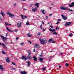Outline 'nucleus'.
<instances>
[{
    "instance_id": "nucleus-37",
    "label": "nucleus",
    "mask_w": 74,
    "mask_h": 74,
    "mask_svg": "<svg viewBox=\"0 0 74 74\" xmlns=\"http://www.w3.org/2000/svg\"><path fill=\"white\" fill-rule=\"evenodd\" d=\"M12 64H13V65H15V64H15V63H14V62H12Z\"/></svg>"
},
{
    "instance_id": "nucleus-62",
    "label": "nucleus",
    "mask_w": 74,
    "mask_h": 74,
    "mask_svg": "<svg viewBox=\"0 0 74 74\" xmlns=\"http://www.w3.org/2000/svg\"><path fill=\"white\" fill-rule=\"evenodd\" d=\"M43 31H44V32L45 31V29H44V28H43Z\"/></svg>"
},
{
    "instance_id": "nucleus-48",
    "label": "nucleus",
    "mask_w": 74,
    "mask_h": 74,
    "mask_svg": "<svg viewBox=\"0 0 74 74\" xmlns=\"http://www.w3.org/2000/svg\"><path fill=\"white\" fill-rule=\"evenodd\" d=\"M40 34H41L40 33H39L37 34L38 36H40Z\"/></svg>"
},
{
    "instance_id": "nucleus-23",
    "label": "nucleus",
    "mask_w": 74,
    "mask_h": 74,
    "mask_svg": "<svg viewBox=\"0 0 74 74\" xmlns=\"http://www.w3.org/2000/svg\"><path fill=\"white\" fill-rule=\"evenodd\" d=\"M27 63L28 66L29 67L30 66V62H28Z\"/></svg>"
},
{
    "instance_id": "nucleus-64",
    "label": "nucleus",
    "mask_w": 74,
    "mask_h": 74,
    "mask_svg": "<svg viewBox=\"0 0 74 74\" xmlns=\"http://www.w3.org/2000/svg\"><path fill=\"white\" fill-rule=\"evenodd\" d=\"M62 53H60V55H62Z\"/></svg>"
},
{
    "instance_id": "nucleus-43",
    "label": "nucleus",
    "mask_w": 74,
    "mask_h": 74,
    "mask_svg": "<svg viewBox=\"0 0 74 74\" xmlns=\"http://www.w3.org/2000/svg\"><path fill=\"white\" fill-rule=\"evenodd\" d=\"M46 70V68L44 67L42 69V70Z\"/></svg>"
},
{
    "instance_id": "nucleus-45",
    "label": "nucleus",
    "mask_w": 74,
    "mask_h": 74,
    "mask_svg": "<svg viewBox=\"0 0 74 74\" xmlns=\"http://www.w3.org/2000/svg\"><path fill=\"white\" fill-rule=\"evenodd\" d=\"M49 30L50 31V32H52V29L51 28L49 29Z\"/></svg>"
},
{
    "instance_id": "nucleus-7",
    "label": "nucleus",
    "mask_w": 74,
    "mask_h": 74,
    "mask_svg": "<svg viewBox=\"0 0 74 74\" xmlns=\"http://www.w3.org/2000/svg\"><path fill=\"white\" fill-rule=\"evenodd\" d=\"M0 36L1 37V38H2L3 40V41H4V42H5L4 41V40H7V38L6 37H4L3 36V35H0Z\"/></svg>"
},
{
    "instance_id": "nucleus-59",
    "label": "nucleus",
    "mask_w": 74,
    "mask_h": 74,
    "mask_svg": "<svg viewBox=\"0 0 74 74\" xmlns=\"http://www.w3.org/2000/svg\"><path fill=\"white\" fill-rule=\"evenodd\" d=\"M51 15H52V14H49V16H51Z\"/></svg>"
},
{
    "instance_id": "nucleus-55",
    "label": "nucleus",
    "mask_w": 74,
    "mask_h": 74,
    "mask_svg": "<svg viewBox=\"0 0 74 74\" xmlns=\"http://www.w3.org/2000/svg\"><path fill=\"white\" fill-rule=\"evenodd\" d=\"M46 19H48V16H46Z\"/></svg>"
},
{
    "instance_id": "nucleus-57",
    "label": "nucleus",
    "mask_w": 74,
    "mask_h": 74,
    "mask_svg": "<svg viewBox=\"0 0 74 74\" xmlns=\"http://www.w3.org/2000/svg\"><path fill=\"white\" fill-rule=\"evenodd\" d=\"M14 70H16V68H14Z\"/></svg>"
},
{
    "instance_id": "nucleus-35",
    "label": "nucleus",
    "mask_w": 74,
    "mask_h": 74,
    "mask_svg": "<svg viewBox=\"0 0 74 74\" xmlns=\"http://www.w3.org/2000/svg\"><path fill=\"white\" fill-rule=\"evenodd\" d=\"M42 24H41V25L40 26V28L42 29Z\"/></svg>"
},
{
    "instance_id": "nucleus-54",
    "label": "nucleus",
    "mask_w": 74,
    "mask_h": 74,
    "mask_svg": "<svg viewBox=\"0 0 74 74\" xmlns=\"http://www.w3.org/2000/svg\"><path fill=\"white\" fill-rule=\"evenodd\" d=\"M8 36V34L7 33L6 34V36Z\"/></svg>"
},
{
    "instance_id": "nucleus-15",
    "label": "nucleus",
    "mask_w": 74,
    "mask_h": 74,
    "mask_svg": "<svg viewBox=\"0 0 74 74\" xmlns=\"http://www.w3.org/2000/svg\"><path fill=\"white\" fill-rule=\"evenodd\" d=\"M6 62L7 63H10V59H9V58H6Z\"/></svg>"
},
{
    "instance_id": "nucleus-39",
    "label": "nucleus",
    "mask_w": 74,
    "mask_h": 74,
    "mask_svg": "<svg viewBox=\"0 0 74 74\" xmlns=\"http://www.w3.org/2000/svg\"><path fill=\"white\" fill-rule=\"evenodd\" d=\"M56 30H58L59 29V27H57L56 28Z\"/></svg>"
},
{
    "instance_id": "nucleus-40",
    "label": "nucleus",
    "mask_w": 74,
    "mask_h": 74,
    "mask_svg": "<svg viewBox=\"0 0 74 74\" xmlns=\"http://www.w3.org/2000/svg\"><path fill=\"white\" fill-rule=\"evenodd\" d=\"M28 42H29V44H32V42H30V41H28Z\"/></svg>"
},
{
    "instance_id": "nucleus-56",
    "label": "nucleus",
    "mask_w": 74,
    "mask_h": 74,
    "mask_svg": "<svg viewBox=\"0 0 74 74\" xmlns=\"http://www.w3.org/2000/svg\"><path fill=\"white\" fill-rule=\"evenodd\" d=\"M42 24H43V25H44V22L43 21H42Z\"/></svg>"
},
{
    "instance_id": "nucleus-21",
    "label": "nucleus",
    "mask_w": 74,
    "mask_h": 74,
    "mask_svg": "<svg viewBox=\"0 0 74 74\" xmlns=\"http://www.w3.org/2000/svg\"><path fill=\"white\" fill-rule=\"evenodd\" d=\"M40 62H42V61L43 60H44V59L42 58H40L39 59Z\"/></svg>"
},
{
    "instance_id": "nucleus-8",
    "label": "nucleus",
    "mask_w": 74,
    "mask_h": 74,
    "mask_svg": "<svg viewBox=\"0 0 74 74\" xmlns=\"http://www.w3.org/2000/svg\"><path fill=\"white\" fill-rule=\"evenodd\" d=\"M0 69L2 71H4L5 70V69L3 68V66L2 65H0Z\"/></svg>"
},
{
    "instance_id": "nucleus-30",
    "label": "nucleus",
    "mask_w": 74,
    "mask_h": 74,
    "mask_svg": "<svg viewBox=\"0 0 74 74\" xmlns=\"http://www.w3.org/2000/svg\"><path fill=\"white\" fill-rule=\"evenodd\" d=\"M34 5V4H31V5H30V6L31 7H33V5Z\"/></svg>"
},
{
    "instance_id": "nucleus-63",
    "label": "nucleus",
    "mask_w": 74,
    "mask_h": 74,
    "mask_svg": "<svg viewBox=\"0 0 74 74\" xmlns=\"http://www.w3.org/2000/svg\"><path fill=\"white\" fill-rule=\"evenodd\" d=\"M49 59H52V58H51V57H50L49 58Z\"/></svg>"
},
{
    "instance_id": "nucleus-1",
    "label": "nucleus",
    "mask_w": 74,
    "mask_h": 74,
    "mask_svg": "<svg viewBox=\"0 0 74 74\" xmlns=\"http://www.w3.org/2000/svg\"><path fill=\"white\" fill-rule=\"evenodd\" d=\"M39 41H40V42L41 44H42V45H44V44H45L46 43H47V41L46 40H44L43 39H42L41 38L39 39Z\"/></svg>"
},
{
    "instance_id": "nucleus-11",
    "label": "nucleus",
    "mask_w": 74,
    "mask_h": 74,
    "mask_svg": "<svg viewBox=\"0 0 74 74\" xmlns=\"http://www.w3.org/2000/svg\"><path fill=\"white\" fill-rule=\"evenodd\" d=\"M71 24V22H69L65 23V26H69V25H70Z\"/></svg>"
},
{
    "instance_id": "nucleus-12",
    "label": "nucleus",
    "mask_w": 74,
    "mask_h": 74,
    "mask_svg": "<svg viewBox=\"0 0 74 74\" xmlns=\"http://www.w3.org/2000/svg\"><path fill=\"white\" fill-rule=\"evenodd\" d=\"M37 10V8H35L32 9V11L33 12H35V11H36V10Z\"/></svg>"
},
{
    "instance_id": "nucleus-18",
    "label": "nucleus",
    "mask_w": 74,
    "mask_h": 74,
    "mask_svg": "<svg viewBox=\"0 0 74 74\" xmlns=\"http://www.w3.org/2000/svg\"><path fill=\"white\" fill-rule=\"evenodd\" d=\"M33 58H34V61L37 62V58H36V57L35 56H34L33 57Z\"/></svg>"
},
{
    "instance_id": "nucleus-24",
    "label": "nucleus",
    "mask_w": 74,
    "mask_h": 74,
    "mask_svg": "<svg viewBox=\"0 0 74 74\" xmlns=\"http://www.w3.org/2000/svg\"><path fill=\"white\" fill-rule=\"evenodd\" d=\"M27 35L28 36V37H30L32 36L29 33H28V34H27Z\"/></svg>"
},
{
    "instance_id": "nucleus-2",
    "label": "nucleus",
    "mask_w": 74,
    "mask_h": 74,
    "mask_svg": "<svg viewBox=\"0 0 74 74\" xmlns=\"http://www.w3.org/2000/svg\"><path fill=\"white\" fill-rule=\"evenodd\" d=\"M36 45L34 47V49H33L34 52H37V51L35 50V49H36V48H37V49H40V47H39L40 46L37 44H36Z\"/></svg>"
},
{
    "instance_id": "nucleus-29",
    "label": "nucleus",
    "mask_w": 74,
    "mask_h": 74,
    "mask_svg": "<svg viewBox=\"0 0 74 74\" xmlns=\"http://www.w3.org/2000/svg\"><path fill=\"white\" fill-rule=\"evenodd\" d=\"M56 31V30H55V29H53L52 30V32H55Z\"/></svg>"
},
{
    "instance_id": "nucleus-53",
    "label": "nucleus",
    "mask_w": 74,
    "mask_h": 74,
    "mask_svg": "<svg viewBox=\"0 0 74 74\" xmlns=\"http://www.w3.org/2000/svg\"><path fill=\"white\" fill-rule=\"evenodd\" d=\"M21 0V1H26L25 0Z\"/></svg>"
},
{
    "instance_id": "nucleus-60",
    "label": "nucleus",
    "mask_w": 74,
    "mask_h": 74,
    "mask_svg": "<svg viewBox=\"0 0 74 74\" xmlns=\"http://www.w3.org/2000/svg\"><path fill=\"white\" fill-rule=\"evenodd\" d=\"M16 39L17 40H18V37L16 38Z\"/></svg>"
},
{
    "instance_id": "nucleus-26",
    "label": "nucleus",
    "mask_w": 74,
    "mask_h": 74,
    "mask_svg": "<svg viewBox=\"0 0 74 74\" xmlns=\"http://www.w3.org/2000/svg\"><path fill=\"white\" fill-rule=\"evenodd\" d=\"M21 16L22 19H23V15L21 14Z\"/></svg>"
},
{
    "instance_id": "nucleus-42",
    "label": "nucleus",
    "mask_w": 74,
    "mask_h": 74,
    "mask_svg": "<svg viewBox=\"0 0 74 74\" xmlns=\"http://www.w3.org/2000/svg\"><path fill=\"white\" fill-rule=\"evenodd\" d=\"M26 24L27 25H29V22H27V23H26Z\"/></svg>"
},
{
    "instance_id": "nucleus-50",
    "label": "nucleus",
    "mask_w": 74,
    "mask_h": 74,
    "mask_svg": "<svg viewBox=\"0 0 74 74\" xmlns=\"http://www.w3.org/2000/svg\"><path fill=\"white\" fill-rule=\"evenodd\" d=\"M52 43H55V41H53L51 42Z\"/></svg>"
},
{
    "instance_id": "nucleus-25",
    "label": "nucleus",
    "mask_w": 74,
    "mask_h": 74,
    "mask_svg": "<svg viewBox=\"0 0 74 74\" xmlns=\"http://www.w3.org/2000/svg\"><path fill=\"white\" fill-rule=\"evenodd\" d=\"M52 41V39H49V43H51V42Z\"/></svg>"
},
{
    "instance_id": "nucleus-28",
    "label": "nucleus",
    "mask_w": 74,
    "mask_h": 74,
    "mask_svg": "<svg viewBox=\"0 0 74 74\" xmlns=\"http://www.w3.org/2000/svg\"><path fill=\"white\" fill-rule=\"evenodd\" d=\"M73 36V34L71 33V34L69 35V37H71V36Z\"/></svg>"
},
{
    "instance_id": "nucleus-33",
    "label": "nucleus",
    "mask_w": 74,
    "mask_h": 74,
    "mask_svg": "<svg viewBox=\"0 0 74 74\" xmlns=\"http://www.w3.org/2000/svg\"><path fill=\"white\" fill-rule=\"evenodd\" d=\"M65 65L66 66H69V64H68V63H66L65 64Z\"/></svg>"
},
{
    "instance_id": "nucleus-10",
    "label": "nucleus",
    "mask_w": 74,
    "mask_h": 74,
    "mask_svg": "<svg viewBox=\"0 0 74 74\" xmlns=\"http://www.w3.org/2000/svg\"><path fill=\"white\" fill-rule=\"evenodd\" d=\"M62 18L63 19H64V20H66V19H67V17L65 16L64 15L62 14Z\"/></svg>"
},
{
    "instance_id": "nucleus-4",
    "label": "nucleus",
    "mask_w": 74,
    "mask_h": 74,
    "mask_svg": "<svg viewBox=\"0 0 74 74\" xmlns=\"http://www.w3.org/2000/svg\"><path fill=\"white\" fill-rule=\"evenodd\" d=\"M7 14L9 15L10 17H15V15L14 14H12L11 13H10V12H7Z\"/></svg>"
},
{
    "instance_id": "nucleus-46",
    "label": "nucleus",
    "mask_w": 74,
    "mask_h": 74,
    "mask_svg": "<svg viewBox=\"0 0 74 74\" xmlns=\"http://www.w3.org/2000/svg\"><path fill=\"white\" fill-rule=\"evenodd\" d=\"M0 21H2V18H1V17L0 16Z\"/></svg>"
},
{
    "instance_id": "nucleus-6",
    "label": "nucleus",
    "mask_w": 74,
    "mask_h": 74,
    "mask_svg": "<svg viewBox=\"0 0 74 74\" xmlns=\"http://www.w3.org/2000/svg\"><path fill=\"white\" fill-rule=\"evenodd\" d=\"M22 25V22L20 21H18L17 23V25L18 27H21V25Z\"/></svg>"
},
{
    "instance_id": "nucleus-19",
    "label": "nucleus",
    "mask_w": 74,
    "mask_h": 74,
    "mask_svg": "<svg viewBox=\"0 0 74 74\" xmlns=\"http://www.w3.org/2000/svg\"><path fill=\"white\" fill-rule=\"evenodd\" d=\"M21 74H26V72L24 71H21Z\"/></svg>"
},
{
    "instance_id": "nucleus-16",
    "label": "nucleus",
    "mask_w": 74,
    "mask_h": 74,
    "mask_svg": "<svg viewBox=\"0 0 74 74\" xmlns=\"http://www.w3.org/2000/svg\"><path fill=\"white\" fill-rule=\"evenodd\" d=\"M1 15H2V16H3V17H4V16H5V14H4V12L1 11Z\"/></svg>"
},
{
    "instance_id": "nucleus-14",
    "label": "nucleus",
    "mask_w": 74,
    "mask_h": 74,
    "mask_svg": "<svg viewBox=\"0 0 74 74\" xmlns=\"http://www.w3.org/2000/svg\"><path fill=\"white\" fill-rule=\"evenodd\" d=\"M2 45L4 47V48H5V49H7V47H6L5 46V45L3 43H1L0 42V45Z\"/></svg>"
},
{
    "instance_id": "nucleus-49",
    "label": "nucleus",
    "mask_w": 74,
    "mask_h": 74,
    "mask_svg": "<svg viewBox=\"0 0 74 74\" xmlns=\"http://www.w3.org/2000/svg\"><path fill=\"white\" fill-rule=\"evenodd\" d=\"M62 20L61 19H58V21H61Z\"/></svg>"
},
{
    "instance_id": "nucleus-5",
    "label": "nucleus",
    "mask_w": 74,
    "mask_h": 74,
    "mask_svg": "<svg viewBox=\"0 0 74 74\" xmlns=\"http://www.w3.org/2000/svg\"><path fill=\"white\" fill-rule=\"evenodd\" d=\"M61 10H69V9H68V8L66 7H64L62 6L60 8Z\"/></svg>"
},
{
    "instance_id": "nucleus-17",
    "label": "nucleus",
    "mask_w": 74,
    "mask_h": 74,
    "mask_svg": "<svg viewBox=\"0 0 74 74\" xmlns=\"http://www.w3.org/2000/svg\"><path fill=\"white\" fill-rule=\"evenodd\" d=\"M6 29L8 31V32H12V31H11L10 29L9 28H8V27H6Z\"/></svg>"
},
{
    "instance_id": "nucleus-47",
    "label": "nucleus",
    "mask_w": 74,
    "mask_h": 74,
    "mask_svg": "<svg viewBox=\"0 0 74 74\" xmlns=\"http://www.w3.org/2000/svg\"><path fill=\"white\" fill-rule=\"evenodd\" d=\"M14 32H18V30L17 29H15L14 30Z\"/></svg>"
},
{
    "instance_id": "nucleus-13",
    "label": "nucleus",
    "mask_w": 74,
    "mask_h": 74,
    "mask_svg": "<svg viewBox=\"0 0 74 74\" xmlns=\"http://www.w3.org/2000/svg\"><path fill=\"white\" fill-rule=\"evenodd\" d=\"M40 12L43 14H45V12L44 10H41Z\"/></svg>"
},
{
    "instance_id": "nucleus-41",
    "label": "nucleus",
    "mask_w": 74,
    "mask_h": 74,
    "mask_svg": "<svg viewBox=\"0 0 74 74\" xmlns=\"http://www.w3.org/2000/svg\"><path fill=\"white\" fill-rule=\"evenodd\" d=\"M69 11H72V12H73V10L69 9Z\"/></svg>"
},
{
    "instance_id": "nucleus-22",
    "label": "nucleus",
    "mask_w": 74,
    "mask_h": 74,
    "mask_svg": "<svg viewBox=\"0 0 74 74\" xmlns=\"http://www.w3.org/2000/svg\"><path fill=\"white\" fill-rule=\"evenodd\" d=\"M22 58H23L24 59V60H27V58H26L24 56H22Z\"/></svg>"
},
{
    "instance_id": "nucleus-20",
    "label": "nucleus",
    "mask_w": 74,
    "mask_h": 74,
    "mask_svg": "<svg viewBox=\"0 0 74 74\" xmlns=\"http://www.w3.org/2000/svg\"><path fill=\"white\" fill-rule=\"evenodd\" d=\"M39 4V3H36L35 4V5L37 7H38L39 6H38V5Z\"/></svg>"
},
{
    "instance_id": "nucleus-44",
    "label": "nucleus",
    "mask_w": 74,
    "mask_h": 74,
    "mask_svg": "<svg viewBox=\"0 0 74 74\" xmlns=\"http://www.w3.org/2000/svg\"><path fill=\"white\" fill-rule=\"evenodd\" d=\"M11 69L12 70H14V68H11Z\"/></svg>"
},
{
    "instance_id": "nucleus-58",
    "label": "nucleus",
    "mask_w": 74,
    "mask_h": 74,
    "mask_svg": "<svg viewBox=\"0 0 74 74\" xmlns=\"http://www.w3.org/2000/svg\"><path fill=\"white\" fill-rule=\"evenodd\" d=\"M59 68H60V69L61 68V66H60V65L59 66Z\"/></svg>"
},
{
    "instance_id": "nucleus-34",
    "label": "nucleus",
    "mask_w": 74,
    "mask_h": 74,
    "mask_svg": "<svg viewBox=\"0 0 74 74\" xmlns=\"http://www.w3.org/2000/svg\"><path fill=\"white\" fill-rule=\"evenodd\" d=\"M24 18H27V16H24Z\"/></svg>"
},
{
    "instance_id": "nucleus-61",
    "label": "nucleus",
    "mask_w": 74,
    "mask_h": 74,
    "mask_svg": "<svg viewBox=\"0 0 74 74\" xmlns=\"http://www.w3.org/2000/svg\"><path fill=\"white\" fill-rule=\"evenodd\" d=\"M8 25H9V26H11V24H8Z\"/></svg>"
},
{
    "instance_id": "nucleus-32",
    "label": "nucleus",
    "mask_w": 74,
    "mask_h": 74,
    "mask_svg": "<svg viewBox=\"0 0 74 74\" xmlns=\"http://www.w3.org/2000/svg\"><path fill=\"white\" fill-rule=\"evenodd\" d=\"M2 53H3V54H6V53H5V52L4 51H2Z\"/></svg>"
},
{
    "instance_id": "nucleus-3",
    "label": "nucleus",
    "mask_w": 74,
    "mask_h": 74,
    "mask_svg": "<svg viewBox=\"0 0 74 74\" xmlns=\"http://www.w3.org/2000/svg\"><path fill=\"white\" fill-rule=\"evenodd\" d=\"M28 56H27V58H28V59H32L33 57L32 56H30V55L31 54V52H30V51H28Z\"/></svg>"
},
{
    "instance_id": "nucleus-9",
    "label": "nucleus",
    "mask_w": 74,
    "mask_h": 74,
    "mask_svg": "<svg viewBox=\"0 0 74 74\" xmlns=\"http://www.w3.org/2000/svg\"><path fill=\"white\" fill-rule=\"evenodd\" d=\"M71 4H69V6L70 7H74V2L71 3Z\"/></svg>"
},
{
    "instance_id": "nucleus-38",
    "label": "nucleus",
    "mask_w": 74,
    "mask_h": 74,
    "mask_svg": "<svg viewBox=\"0 0 74 74\" xmlns=\"http://www.w3.org/2000/svg\"><path fill=\"white\" fill-rule=\"evenodd\" d=\"M20 45H24V43L23 42L21 43L20 44Z\"/></svg>"
},
{
    "instance_id": "nucleus-52",
    "label": "nucleus",
    "mask_w": 74,
    "mask_h": 74,
    "mask_svg": "<svg viewBox=\"0 0 74 74\" xmlns=\"http://www.w3.org/2000/svg\"><path fill=\"white\" fill-rule=\"evenodd\" d=\"M60 23V22H57L56 23V24H58V23Z\"/></svg>"
},
{
    "instance_id": "nucleus-51",
    "label": "nucleus",
    "mask_w": 74,
    "mask_h": 74,
    "mask_svg": "<svg viewBox=\"0 0 74 74\" xmlns=\"http://www.w3.org/2000/svg\"><path fill=\"white\" fill-rule=\"evenodd\" d=\"M50 27H51V28H53V26H52V25H50Z\"/></svg>"
},
{
    "instance_id": "nucleus-31",
    "label": "nucleus",
    "mask_w": 74,
    "mask_h": 74,
    "mask_svg": "<svg viewBox=\"0 0 74 74\" xmlns=\"http://www.w3.org/2000/svg\"><path fill=\"white\" fill-rule=\"evenodd\" d=\"M53 34H58V33L56 32H54L53 33Z\"/></svg>"
},
{
    "instance_id": "nucleus-36",
    "label": "nucleus",
    "mask_w": 74,
    "mask_h": 74,
    "mask_svg": "<svg viewBox=\"0 0 74 74\" xmlns=\"http://www.w3.org/2000/svg\"><path fill=\"white\" fill-rule=\"evenodd\" d=\"M5 25L6 26H7V25H8V23L6 22H5Z\"/></svg>"
},
{
    "instance_id": "nucleus-27",
    "label": "nucleus",
    "mask_w": 74,
    "mask_h": 74,
    "mask_svg": "<svg viewBox=\"0 0 74 74\" xmlns=\"http://www.w3.org/2000/svg\"><path fill=\"white\" fill-rule=\"evenodd\" d=\"M16 3H14L13 4V6L14 7H16Z\"/></svg>"
}]
</instances>
